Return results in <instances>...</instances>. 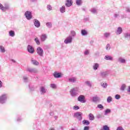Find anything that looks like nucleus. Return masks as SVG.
<instances>
[{
    "label": "nucleus",
    "mask_w": 130,
    "mask_h": 130,
    "mask_svg": "<svg viewBox=\"0 0 130 130\" xmlns=\"http://www.w3.org/2000/svg\"><path fill=\"white\" fill-rule=\"evenodd\" d=\"M115 33L117 35H120L122 33V28L121 27H118L116 30Z\"/></svg>",
    "instance_id": "14"
},
{
    "label": "nucleus",
    "mask_w": 130,
    "mask_h": 130,
    "mask_svg": "<svg viewBox=\"0 0 130 130\" xmlns=\"http://www.w3.org/2000/svg\"><path fill=\"white\" fill-rule=\"evenodd\" d=\"M54 118H55V119H57V118H58V117L57 116H54Z\"/></svg>",
    "instance_id": "59"
},
{
    "label": "nucleus",
    "mask_w": 130,
    "mask_h": 130,
    "mask_svg": "<svg viewBox=\"0 0 130 130\" xmlns=\"http://www.w3.org/2000/svg\"><path fill=\"white\" fill-rule=\"evenodd\" d=\"M126 12H127V13H130V8L129 7H126Z\"/></svg>",
    "instance_id": "53"
},
{
    "label": "nucleus",
    "mask_w": 130,
    "mask_h": 130,
    "mask_svg": "<svg viewBox=\"0 0 130 130\" xmlns=\"http://www.w3.org/2000/svg\"><path fill=\"white\" fill-rule=\"evenodd\" d=\"M115 99H117V100H119V99H120V95L119 94H116L115 95Z\"/></svg>",
    "instance_id": "48"
},
{
    "label": "nucleus",
    "mask_w": 130,
    "mask_h": 130,
    "mask_svg": "<svg viewBox=\"0 0 130 130\" xmlns=\"http://www.w3.org/2000/svg\"><path fill=\"white\" fill-rule=\"evenodd\" d=\"M109 74V73L108 71L101 72L100 73L101 76H102V78H106Z\"/></svg>",
    "instance_id": "13"
},
{
    "label": "nucleus",
    "mask_w": 130,
    "mask_h": 130,
    "mask_svg": "<svg viewBox=\"0 0 130 130\" xmlns=\"http://www.w3.org/2000/svg\"><path fill=\"white\" fill-rule=\"evenodd\" d=\"M37 52L40 56H43V49H42L41 47H39L37 48Z\"/></svg>",
    "instance_id": "8"
},
{
    "label": "nucleus",
    "mask_w": 130,
    "mask_h": 130,
    "mask_svg": "<svg viewBox=\"0 0 130 130\" xmlns=\"http://www.w3.org/2000/svg\"><path fill=\"white\" fill-rule=\"evenodd\" d=\"M31 62L34 66H38L39 64V62L36 60H34L33 58H31Z\"/></svg>",
    "instance_id": "21"
},
{
    "label": "nucleus",
    "mask_w": 130,
    "mask_h": 130,
    "mask_svg": "<svg viewBox=\"0 0 130 130\" xmlns=\"http://www.w3.org/2000/svg\"><path fill=\"white\" fill-rule=\"evenodd\" d=\"M46 25L48 28H51V27H52V23L50 22H47Z\"/></svg>",
    "instance_id": "34"
},
{
    "label": "nucleus",
    "mask_w": 130,
    "mask_h": 130,
    "mask_svg": "<svg viewBox=\"0 0 130 130\" xmlns=\"http://www.w3.org/2000/svg\"><path fill=\"white\" fill-rule=\"evenodd\" d=\"M9 6H7L6 7H4L2 4H0V10L3 11H6L7 10H9Z\"/></svg>",
    "instance_id": "16"
},
{
    "label": "nucleus",
    "mask_w": 130,
    "mask_h": 130,
    "mask_svg": "<svg viewBox=\"0 0 130 130\" xmlns=\"http://www.w3.org/2000/svg\"><path fill=\"white\" fill-rule=\"evenodd\" d=\"M114 18H118L119 17V14L118 13H115L114 15Z\"/></svg>",
    "instance_id": "50"
},
{
    "label": "nucleus",
    "mask_w": 130,
    "mask_h": 130,
    "mask_svg": "<svg viewBox=\"0 0 130 130\" xmlns=\"http://www.w3.org/2000/svg\"><path fill=\"white\" fill-rule=\"evenodd\" d=\"M129 38H130V34L126 32L125 34H124V38L125 39H127L128 40H129Z\"/></svg>",
    "instance_id": "27"
},
{
    "label": "nucleus",
    "mask_w": 130,
    "mask_h": 130,
    "mask_svg": "<svg viewBox=\"0 0 130 130\" xmlns=\"http://www.w3.org/2000/svg\"><path fill=\"white\" fill-rule=\"evenodd\" d=\"M37 0H31V2H32L33 3H34V2H36Z\"/></svg>",
    "instance_id": "63"
},
{
    "label": "nucleus",
    "mask_w": 130,
    "mask_h": 130,
    "mask_svg": "<svg viewBox=\"0 0 130 130\" xmlns=\"http://www.w3.org/2000/svg\"><path fill=\"white\" fill-rule=\"evenodd\" d=\"M85 84L88 86V87H91L92 84H91V82L89 81H85Z\"/></svg>",
    "instance_id": "41"
},
{
    "label": "nucleus",
    "mask_w": 130,
    "mask_h": 130,
    "mask_svg": "<svg viewBox=\"0 0 130 130\" xmlns=\"http://www.w3.org/2000/svg\"><path fill=\"white\" fill-rule=\"evenodd\" d=\"M89 126H85L84 128V130H89Z\"/></svg>",
    "instance_id": "56"
},
{
    "label": "nucleus",
    "mask_w": 130,
    "mask_h": 130,
    "mask_svg": "<svg viewBox=\"0 0 130 130\" xmlns=\"http://www.w3.org/2000/svg\"><path fill=\"white\" fill-rule=\"evenodd\" d=\"M7 94H4L0 96V103H2V104H4V103H6V101H7Z\"/></svg>",
    "instance_id": "3"
},
{
    "label": "nucleus",
    "mask_w": 130,
    "mask_h": 130,
    "mask_svg": "<svg viewBox=\"0 0 130 130\" xmlns=\"http://www.w3.org/2000/svg\"><path fill=\"white\" fill-rule=\"evenodd\" d=\"M105 59H106V60H113V58L110 55H106L105 56Z\"/></svg>",
    "instance_id": "23"
},
{
    "label": "nucleus",
    "mask_w": 130,
    "mask_h": 130,
    "mask_svg": "<svg viewBox=\"0 0 130 130\" xmlns=\"http://www.w3.org/2000/svg\"><path fill=\"white\" fill-rule=\"evenodd\" d=\"M35 41L37 43V45H40V41H39V39H38V38H36L35 39Z\"/></svg>",
    "instance_id": "40"
},
{
    "label": "nucleus",
    "mask_w": 130,
    "mask_h": 130,
    "mask_svg": "<svg viewBox=\"0 0 130 130\" xmlns=\"http://www.w3.org/2000/svg\"><path fill=\"white\" fill-rule=\"evenodd\" d=\"M40 92L41 95H44V94H46L47 89L45 86H41L40 88Z\"/></svg>",
    "instance_id": "6"
},
{
    "label": "nucleus",
    "mask_w": 130,
    "mask_h": 130,
    "mask_svg": "<svg viewBox=\"0 0 130 130\" xmlns=\"http://www.w3.org/2000/svg\"><path fill=\"white\" fill-rule=\"evenodd\" d=\"M53 76H54V78H55V79H58L59 78H61V73H59L57 72H54Z\"/></svg>",
    "instance_id": "11"
},
{
    "label": "nucleus",
    "mask_w": 130,
    "mask_h": 130,
    "mask_svg": "<svg viewBox=\"0 0 130 130\" xmlns=\"http://www.w3.org/2000/svg\"><path fill=\"white\" fill-rule=\"evenodd\" d=\"M81 35L82 36H86V35H88V32L85 29L81 30Z\"/></svg>",
    "instance_id": "28"
},
{
    "label": "nucleus",
    "mask_w": 130,
    "mask_h": 130,
    "mask_svg": "<svg viewBox=\"0 0 130 130\" xmlns=\"http://www.w3.org/2000/svg\"><path fill=\"white\" fill-rule=\"evenodd\" d=\"M118 61L119 62H120L121 63H125V59L123 58L122 57L118 58Z\"/></svg>",
    "instance_id": "25"
},
{
    "label": "nucleus",
    "mask_w": 130,
    "mask_h": 130,
    "mask_svg": "<svg viewBox=\"0 0 130 130\" xmlns=\"http://www.w3.org/2000/svg\"><path fill=\"white\" fill-rule=\"evenodd\" d=\"M41 38V41H42V42L45 41V40H46V39H47V36H46V34H42L40 37Z\"/></svg>",
    "instance_id": "15"
},
{
    "label": "nucleus",
    "mask_w": 130,
    "mask_h": 130,
    "mask_svg": "<svg viewBox=\"0 0 130 130\" xmlns=\"http://www.w3.org/2000/svg\"><path fill=\"white\" fill-rule=\"evenodd\" d=\"M110 35H111L110 32H106L104 34V37L105 38H109V37H110Z\"/></svg>",
    "instance_id": "24"
},
{
    "label": "nucleus",
    "mask_w": 130,
    "mask_h": 130,
    "mask_svg": "<svg viewBox=\"0 0 130 130\" xmlns=\"http://www.w3.org/2000/svg\"><path fill=\"white\" fill-rule=\"evenodd\" d=\"M26 71L28 72L29 73H34V74H37L38 73V70L36 68H27L26 69Z\"/></svg>",
    "instance_id": "7"
},
{
    "label": "nucleus",
    "mask_w": 130,
    "mask_h": 130,
    "mask_svg": "<svg viewBox=\"0 0 130 130\" xmlns=\"http://www.w3.org/2000/svg\"><path fill=\"white\" fill-rule=\"evenodd\" d=\"M112 101V98L111 96H108L107 99V102L108 103H110Z\"/></svg>",
    "instance_id": "37"
},
{
    "label": "nucleus",
    "mask_w": 130,
    "mask_h": 130,
    "mask_svg": "<svg viewBox=\"0 0 130 130\" xmlns=\"http://www.w3.org/2000/svg\"><path fill=\"white\" fill-rule=\"evenodd\" d=\"M9 36H11V37H14V36H15V31L10 30L9 31Z\"/></svg>",
    "instance_id": "31"
},
{
    "label": "nucleus",
    "mask_w": 130,
    "mask_h": 130,
    "mask_svg": "<svg viewBox=\"0 0 130 130\" xmlns=\"http://www.w3.org/2000/svg\"><path fill=\"white\" fill-rule=\"evenodd\" d=\"M59 11L61 14H63V13H66V6H63L60 7Z\"/></svg>",
    "instance_id": "22"
},
{
    "label": "nucleus",
    "mask_w": 130,
    "mask_h": 130,
    "mask_svg": "<svg viewBox=\"0 0 130 130\" xmlns=\"http://www.w3.org/2000/svg\"><path fill=\"white\" fill-rule=\"evenodd\" d=\"M34 24L36 28H39L40 27V22L37 19L34 20Z\"/></svg>",
    "instance_id": "12"
},
{
    "label": "nucleus",
    "mask_w": 130,
    "mask_h": 130,
    "mask_svg": "<svg viewBox=\"0 0 130 130\" xmlns=\"http://www.w3.org/2000/svg\"><path fill=\"white\" fill-rule=\"evenodd\" d=\"M78 101L79 102H82V103H85L86 101H85V96L83 95H80L78 98Z\"/></svg>",
    "instance_id": "10"
},
{
    "label": "nucleus",
    "mask_w": 130,
    "mask_h": 130,
    "mask_svg": "<svg viewBox=\"0 0 130 130\" xmlns=\"http://www.w3.org/2000/svg\"><path fill=\"white\" fill-rule=\"evenodd\" d=\"M127 92H130V86L128 87Z\"/></svg>",
    "instance_id": "60"
},
{
    "label": "nucleus",
    "mask_w": 130,
    "mask_h": 130,
    "mask_svg": "<svg viewBox=\"0 0 130 130\" xmlns=\"http://www.w3.org/2000/svg\"><path fill=\"white\" fill-rule=\"evenodd\" d=\"M67 3L65 4V6H66V7H71V6H72V5H73L72 0H67Z\"/></svg>",
    "instance_id": "17"
},
{
    "label": "nucleus",
    "mask_w": 130,
    "mask_h": 130,
    "mask_svg": "<svg viewBox=\"0 0 130 130\" xmlns=\"http://www.w3.org/2000/svg\"><path fill=\"white\" fill-rule=\"evenodd\" d=\"M50 130H55V129H54V128L51 127Z\"/></svg>",
    "instance_id": "61"
},
{
    "label": "nucleus",
    "mask_w": 130,
    "mask_h": 130,
    "mask_svg": "<svg viewBox=\"0 0 130 130\" xmlns=\"http://www.w3.org/2000/svg\"><path fill=\"white\" fill-rule=\"evenodd\" d=\"M92 68L94 71H97V70H98V68H99V64L98 63H94Z\"/></svg>",
    "instance_id": "19"
},
{
    "label": "nucleus",
    "mask_w": 130,
    "mask_h": 130,
    "mask_svg": "<svg viewBox=\"0 0 130 130\" xmlns=\"http://www.w3.org/2000/svg\"><path fill=\"white\" fill-rule=\"evenodd\" d=\"M3 87V82L0 80V88H2Z\"/></svg>",
    "instance_id": "58"
},
{
    "label": "nucleus",
    "mask_w": 130,
    "mask_h": 130,
    "mask_svg": "<svg viewBox=\"0 0 130 130\" xmlns=\"http://www.w3.org/2000/svg\"><path fill=\"white\" fill-rule=\"evenodd\" d=\"M73 109H74V110H78V109H80V107L78 106H75L73 107Z\"/></svg>",
    "instance_id": "49"
},
{
    "label": "nucleus",
    "mask_w": 130,
    "mask_h": 130,
    "mask_svg": "<svg viewBox=\"0 0 130 130\" xmlns=\"http://www.w3.org/2000/svg\"><path fill=\"white\" fill-rule=\"evenodd\" d=\"M12 61H13V62H16V61L15 60H14V59H12Z\"/></svg>",
    "instance_id": "64"
},
{
    "label": "nucleus",
    "mask_w": 130,
    "mask_h": 130,
    "mask_svg": "<svg viewBox=\"0 0 130 130\" xmlns=\"http://www.w3.org/2000/svg\"><path fill=\"white\" fill-rule=\"evenodd\" d=\"M23 79L24 82H25V83H27V82H28V77L26 76H24Z\"/></svg>",
    "instance_id": "46"
},
{
    "label": "nucleus",
    "mask_w": 130,
    "mask_h": 130,
    "mask_svg": "<svg viewBox=\"0 0 130 130\" xmlns=\"http://www.w3.org/2000/svg\"><path fill=\"white\" fill-rule=\"evenodd\" d=\"M83 115V113L81 112H77L74 113V117L78 119L79 121H81L82 119H83V117L82 116Z\"/></svg>",
    "instance_id": "2"
},
{
    "label": "nucleus",
    "mask_w": 130,
    "mask_h": 130,
    "mask_svg": "<svg viewBox=\"0 0 130 130\" xmlns=\"http://www.w3.org/2000/svg\"><path fill=\"white\" fill-rule=\"evenodd\" d=\"M0 51L2 52V53H5L6 52V49H5V47L2 45L0 46Z\"/></svg>",
    "instance_id": "29"
},
{
    "label": "nucleus",
    "mask_w": 130,
    "mask_h": 130,
    "mask_svg": "<svg viewBox=\"0 0 130 130\" xmlns=\"http://www.w3.org/2000/svg\"><path fill=\"white\" fill-rule=\"evenodd\" d=\"M29 88L30 90V91H34V87L29 85Z\"/></svg>",
    "instance_id": "55"
},
{
    "label": "nucleus",
    "mask_w": 130,
    "mask_h": 130,
    "mask_svg": "<svg viewBox=\"0 0 130 130\" xmlns=\"http://www.w3.org/2000/svg\"><path fill=\"white\" fill-rule=\"evenodd\" d=\"M83 124H84L85 125H89L90 124V122L87 120H84L82 121Z\"/></svg>",
    "instance_id": "30"
},
{
    "label": "nucleus",
    "mask_w": 130,
    "mask_h": 130,
    "mask_svg": "<svg viewBox=\"0 0 130 130\" xmlns=\"http://www.w3.org/2000/svg\"><path fill=\"white\" fill-rule=\"evenodd\" d=\"M116 130H124V129L121 126H118L117 127Z\"/></svg>",
    "instance_id": "52"
},
{
    "label": "nucleus",
    "mask_w": 130,
    "mask_h": 130,
    "mask_svg": "<svg viewBox=\"0 0 130 130\" xmlns=\"http://www.w3.org/2000/svg\"><path fill=\"white\" fill-rule=\"evenodd\" d=\"M88 117L89 120H94V119H95V117H94V115H93L92 113H90L88 115Z\"/></svg>",
    "instance_id": "26"
},
{
    "label": "nucleus",
    "mask_w": 130,
    "mask_h": 130,
    "mask_svg": "<svg viewBox=\"0 0 130 130\" xmlns=\"http://www.w3.org/2000/svg\"><path fill=\"white\" fill-rule=\"evenodd\" d=\"M111 113V110L109 109H107L105 111V115H107V114H108L109 113Z\"/></svg>",
    "instance_id": "32"
},
{
    "label": "nucleus",
    "mask_w": 130,
    "mask_h": 130,
    "mask_svg": "<svg viewBox=\"0 0 130 130\" xmlns=\"http://www.w3.org/2000/svg\"><path fill=\"white\" fill-rule=\"evenodd\" d=\"M90 12H91L92 14H97V9H96V8H92L90 10Z\"/></svg>",
    "instance_id": "35"
},
{
    "label": "nucleus",
    "mask_w": 130,
    "mask_h": 130,
    "mask_svg": "<svg viewBox=\"0 0 130 130\" xmlns=\"http://www.w3.org/2000/svg\"><path fill=\"white\" fill-rule=\"evenodd\" d=\"M72 42H73V38L71 36L67 37L64 41V43H65V44H69L72 43Z\"/></svg>",
    "instance_id": "5"
},
{
    "label": "nucleus",
    "mask_w": 130,
    "mask_h": 130,
    "mask_svg": "<svg viewBox=\"0 0 130 130\" xmlns=\"http://www.w3.org/2000/svg\"><path fill=\"white\" fill-rule=\"evenodd\" d=\"M77 81V78L76 77H72L69 79V82L70 83H75Z\"/></svg>",
    "instance_id": "20"
},
{
    "label": "nucleus",
    "mask_w": 130,
    "mask_h": 130,
    "mask_svg": "<svg viewBox=\"0 0 130 130\" xmlns=\"http://www.w3.org/2000/svg\"><path fill=\"white\" fill-rule=\"evenodd\" d=\"M98 108H100V109H104V107H103V105L102 104H99L98 105Z\"/></svg>",
    "instance_id": "43"
},
{
    "label": "nucleus",
    "mask_w": 130,
    "mask_h": 130,
    "mask_svg": "<svg viewBox=\"0 0 130 130\" xmlns=\"http://www.w3.org/2000/svg\"><path fill=\"white\" fill-rule=\"evenodd\" d=\"M89 50H86L85 52H84V55H88V54H89Z\"/></svg>",
    "instance_id": "54"
},
{
    "label": "nucleus",
    "mask_w": 130,
    "mask_h": 130,
    "mask_svg": "<svg viewBox=\"0 0 130 130\" xmlns=\"http://www.w3.org/2000/svg\"><path fill=\"white\" fill-rule=\"evenodd\" d=\"M96 118H98V119L102 118V115H101V114H96Z\"/></svg>",
    "instance_id": "44"
},
{
    "label": "nucleus",
    "mask_w": 130,
    "mask_h": 130,
    "mask_svg": "<svg viewBox=\"0 0 130 130\" xmlns=\"http://www.w3.org/2000/svg\"><path fill=\"white\" fill-rule=\"evenodd\" d=\"M50 115L51 116H53V115H54V114L53 113V112H50Z\"/></svg>",
    "instance_id": "57"
},
{
    "label": "nucleus",
    "mask_w": 130,
    "mask_h": 130,
    "mask_svg": "<svg viewBox=\"0 0 130 130\" xmlns=\"http://www.w3.org/2000/svg\"><path fill=\"white\" fill-rule=\"evenodd\" d=\"M71 36H71L72 38L73 37H76V35H77L76 31H75L74 30H71Z\"/></svg>",
    "instance_id": "33"
},
{
    "label": "nucleus",
    "mask_w": 130,
    "mask_h": 130,
    "mask_svg": "<svg viewBox=\"0 0 130 130\" xmlns=\"http://www.w3.org/2000/svg\"><path fill=\"white\" fill-rule=\"evenodd\" d=\"M27 51L29 53H34L35 50H34V48L30 45H28L27 47Z\"/></svg>",
    "instance_id": "9"
},
{
    "label": "nucleus",
    "mask_w": 130,
    "mask_h": 130,
    "mask_svg": "<svg viewBox=\"0 0 130 130\" xmlns=\"http://www.w3.org/2000/svg\"><path fill=\"white\" fill-rule=\"evenodd\" d=\"M101 86L103 87V88L106 89L107 88V83L102 82L101 83Z\"/></svg>",
    "instance_id": "36"
},
{
    "label": "nucleus",
    "mask_w": 130,
    "mask_h": 130,
    "mask_svg": "<svg viewBox=\"0 0 130 130\" xmlns=\"http://www.w3.org/2000/svg\"><path fill=\"white\" fill-rule=\"evenodd\" d=\"M106 50H109L110 49V45L109 44H108L106 47Z\"/></svg>",
    "instance_id": "47"
},
{
    "label": "nucleus",
    "mask_w": 130,
    "mask_h": 130,
    "mask_svg": "<svg viewBox=\"0 0 130 130\" xmlns=\"http://www.w3.org/2000/svg\"><path fill=\"white\" fill-rule=\"evenodd\" d=\"M24 15L27 20H31L32 19V12L31 11H27Z\"/></svg>",
    "instance_id": "4"
},
{
    "label": "nucleus",
    "mask_w": 130,
    "mask_h": 130,
    "mask_svg": "<svg viewBox=\"0 0 130 130\" xmlns=\"http://www.w3.org/2000/svg\"><path fill=\"white\" fill-rule=\"evenodd\" d=\"M70 93L72 97H76L80 93V89L79 87L73 88L70 90Z\"/></svg>",
    "instance_id": "1"
},
{
    "label": "nucleus",
    "mask_w": 130,
    "mask_h": 130,
    "mask_svg": "<svg viewBox=\"0 0 130 130\" xmlns=\"http://www.w3.org/2000/svg\"><path fill=\"white\" fill-rule=\"evenodd\" d=\"M51 88H52L53 89H55V88H56V85L54 84H51Z\"/></svg>",
    "instance_id": "51"
},
{
    "label": "nucleus",
    "mask_w": 130,
    "mask_h": 130,
    "mask_svg": "<svg viewBox=\"0 0 130 130\" xmlns=\"http://www.w3.org/2000/svg\"><path fill=\"white\" fill-rule=\"evenodd\" d=\"M100 100V98L98 97V96H93L92 98L93 102H99Z\"/></svg>",
    "instance_id": "18"
},
{
    "label": "nucleus",
    "mask_w": 130,
    "mask_h": 130,
    "mask_svg": "<svg viewBox=\"0 0 130 130\" xmlns=\"http://www.w3.org/2000/svg\"><path fill=\"white\" fill-rule=\"evenodd\" d=\"M47 9L48 11H52V7L50 5H47Z\"/></svg>",
    "instance_id": "45"
},
{
    "label": "nucleus",
    "mask_w": 130,
    "mask_h": 130,
    "mask_svg": "<svg viewBox=\"0 0 130 130\" xmlns=\"http://www.w3.org/2000/svg\"><path fill=\"white\" fill-rule=\"evenodd\" d=\"M103 130H110V128L107 125H104L103 127Z\"/></svg>",
    "instance_id": "38"
},
{
    "label": "nucleus",
    "mask_w": 130,
    "mask_h": 130,
    "mask_svg": "<svg viewBox=\"0 0 130 130\" xmlns=\"http://www.w3.org/2000/svg\"><path fill=\"white\" fill-rule=\"evenodd\" d=\"M126 85L125 84H122L120 87L121 91H124V89H125Z\"/></svg>",
    "instance_id": "42"
},
{
    "label": "nucleus",
    "mask_w": 130,
    "mask_h": 130,
    "mask_svg": "<svg viewBox=\"0 0 130 130\" xmlns=\"http://www.w3.org/2000/svg\"><path fill=\"white\" fill-rule=\"evenodd\" d=\"M17 121H21V119L18 118L17 119Z\"/></svg>",
    "instance_id": "62"
},
{
    "label": "nucleus",
    "mask_w": 130,
    "mask_h": 130,
    "mask_svg": "<svg viewBox=\"0 0 130 130\" xmlns=\"http://www.w3.org/2000/svg\"><path fill=\"white\" fill-rule=\"evenodd\" d=\"M76 5L77 6H81L82 5V0H76Z\"/></svg>",
    "instance_id": "39"
}]
</instances>
